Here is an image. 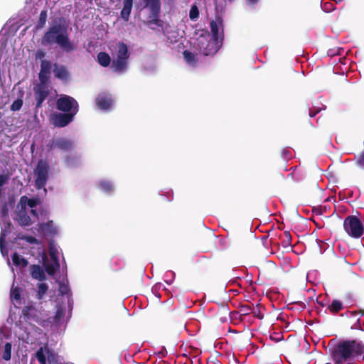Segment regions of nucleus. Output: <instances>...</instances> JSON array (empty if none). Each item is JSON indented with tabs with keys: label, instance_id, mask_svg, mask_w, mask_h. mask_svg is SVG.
<instances>
[{
	"label": "nucleus",
	"instance_id": "20",
	"mask_svg": "<svg viewBox=\"0 0 364 364\" xmlns=\"http://www.w3.org/2000/svg\"><path fill=\"white\" fill-rule=\"evenodd\" d=\"M129 58V53L128 52L127 46L123 42L118 43L117 58L128 60Z\"/></svg>",
	"mask_w": 364,
	"mask_h": 364
},
{
	"label": "nucleus",
	"instance_id": "47",
	"mask_svg": "<svg viewBox=\"0 0 364 364\" xmlns=\"http://www.w3.org/2000/svg\"><path fill=\"white\" fill-rule=\"evenodd\" d=\"M258 2V0H246L247 4L250 6H252L256 4Z\"/></svg>",
	"mask_w": 364,
	"mask_h": 364
},
{
	"label": "nucleus",
	"instance_id": "8",
	"mask_svg": "<svg viewBox=\"0 0 364 364\" xmlns=\"http://www.w3.org/2000/svg\"><path fill=\"white\" fill-rule=\"evenodd\" d=\"M223 45V36L220 38V41H217L215 39L210 38L207 42H203V41H200L198 43V46L200 50L204 55H215L220 48Z\"/></svg>",
	"mask_w": 364,
	"mask_h": 364
},
{
	"label": "nucleus",
	"instance_id": "37",
	"mask_svg": "<svg viewBox=\"0 0 364 364\" xmlns=\"http://www.w3.org/2000/svg\"><path fill=\"white\" fill-rule=\"evenodd\" d=\"M22 239L30 244L36 245L39 243L38 239L31 235H25Z\"/></svg>",
	"mask_w": 364,
	"mask_h": 364
},
{
	"label": "nucleus",
	"instance_id": "6",
	"mask_svg": "<svg viewBox=\"0 0 364 364\" xmlns=\"http://www.w3.org/2000/svg\"><path fill=\"white\" fill-rule=\"evenodd\" d=\"M33 96L36 100L35 112H38L43 102L50 95L49 85L37 83L33 87Z\"/></svg>",
	"mask_w": 364,
	"mask_h": 364
},
{
	"label": "nucleus",
	"instance_id": "40",
	"mask_svg": "<svg viewBox=\"0 0 364 364\" xmlns=\"http://www.w3.org/2000/svg\"><path fill=\"white\" fill-rule=\"evenodd\" d=\"M27 197L26 196H21L19 200V205H21V208L22 211H25L26 206L27 205Z\"/></svg>",
	"mask_w": 364,
	"mask_h": 364
},
{
	"label": "nucleus",
	"instance_id": "1",
	"mask_svg": "<svg viewBox=\"0 0 364 364\" xmlns=\"http://www.w3.org/2000/svg\"><path fill=\"white\" fill-rule=\"evenodd\" d=\"M68 23L64 17H57L52 20V24L44 33L41 39L43 46L58 44L65 53H72L77 50V46L70 39Z\"/></svg>",
	"mask_w": 364,
	"mask_h": 364
},
{
	"label": "nucleus",
	"instance_id": "33",
	"mask_svg": "<svg viewBox=\"0 0 364 364\" xmlns=\"http://www.w3.org/2000/svg\"><path fill=\"white\" fill-rule=\"evenodd\" d=\"M199 16V11L196 6H193L189 12V17L191 20H196Z\"/></svg>",
	"mask_w": 364,
	"mask_h": 364
},
{
	"label": "nucleus",
	"instance_id": "44",
	"mask_svg": "<svg viewBox=\"0 0 364 364\" xmlns=\"http://www.w3.org/2000/svg\"><path fill=\"white\" fill-rule=\"evenodd\" d=\"M4 237L5 235L4 234H1L0 236V249L1 252H3V249L4 247Z\"/></svg>",
	"mask_w": 364,
	"mask_h": 364
},
{
	"label": "nucleus",
	"instance_id": "38",
	"mask_svg": "<svg viewBox=\"0 0 364 364\" xmlns=\"http://www.w3.org/2000/svg\"><path fill=\"white\" fill-rule=\"evenodd\" d=\"M240 310L242 315L246 316V315H249L251 313L252 308L249 305L242 304V305H241Z\"/></svg>",
	"mask_w": 364,
	"mask_h": 364
},
{
	"label": "nucleus",
	"instance_id": "24",
	"mask_svg": "<svg viewBox=\"0 0 364 364\" xmlns=\"http://www.w3.org/2000/svg\"><path fill=\"white\" fill-rule=\"evenodd\" d=\"M11 259L14 264L16 266L26 267L28 264V261L25 258L20 257L17 252L14 253Z\"/></svg>",
	"mask_w": 364,
	"mask_h": 364
},
{
	"label": "nucleus",
	"instance_id": "3",
	"mask_svg": "<svg viewBox=\"0 0 364 364\" xmlns=\"http://www.w3.org/2000/svg\"><path fill=\"white\" fill-rule=\"evenodd\" d=\"M343 228L346 233L353 238H359L364 232L360 220L355 215H349L345 218Z\"/></svg>",
	"mask_w": 364,
	"mask_h": 364
},
{
	"label": "nucleus",
	"instance_id": "17",
	"mask_svg": "<svg viewBox=\"0 0 364 364\" xmlns=\"http://www.w3.org/2000/svg\"><path fill=\"white\" fill-rule=\"evenodd\" d=\"M144 8H147L151 13L157 14L161 12V0H143Z\"/></svg>",
	"mask_w": 364,
	"mask_h": 364
},
{
	"label": "nucleus",
	"instance_id": "55",
	"mask_svg": "<svg viewBox=\"0 0 364 364\" xmlns=\"http://www.w3.org/2000/svg\"><path fill=\"white\" fill-rule=\"evenodd\" d=\"M326 364H331V363H326Z\"/></svg>",
	"mask_w": 364,
	"mask_h": 364
},
{
	"label": "nucleus",
	"instance_id": "10",
	"mask_svg": "<svg viewBox=\"0 0 364 364\" xmlns=\"http://www.w3.org/2000/svg\"><path fill=\"white\" fill-rule=\"evenodd\" d=\"M51 63L46 60H42L41 63V70L38 74L39 82L41 84L49 85Z\"/></svg>",
	"mask_w": 364,
	"mask_h": 364
},
{
	"label": "nucleus",
	"instance_id": "22",
	"mask_svg": "<svg viewBox=\"0 0 364 364\" xmlns=\"http://www.w3.org/2000/svg\"><path fill=\"white\" fill-rule=\"evenodd\" d=\"M344 309L343 302L338 299H333L331 304L328 305V309L331 314H337Z\"/></svg>",
	"mask_w": 364,
	"mask_h": 364
},
{
	"label": "nucleus",
	"instance_id": "52",
	"mask_svg": "<svg viewBox=\"0 0 364 364\" xmlns=\"http://www.w3.org/2000/svg\"><path fill=\"white\" fill-rule=\"evenodd\" d=\"M331 6H332L331 3L325 4V9H330Z\"/></svg>",
	"mask_w": 364,
	"mask_h": 364
},
{
	"label": "nucleus",
	"instance_id": "5",
	"mask_svg": "<svg viewBox=\"0 0 364 364\" xmlns=\"http://www.w3.org/2000/svg\"><path fill=\"white\" fill-rule=\"evenodd\" d=\"M49 164L47 161L39 160L36 168L35 181V186L37 189L43 188L48 178Z\"/></svg>",
	"mask_w": 364,
	"mask_h": 364
},
{
	"label": "nucleus",
	"instance_id": "14",
	"mask_svg": "<svg viewBox=\"0 0 364 364\" xmlns=\"http://www.w3.org/2000/svg\"><path fill=\"white\" fill-rule=\"evenodd\" d=\"M49 353L48 358H46L43 347H41L36 353V357L38 360L40 364H52L53 360H55V356L50 352L49 350H47Z\"/></svg>",
	"mask_w": 364,
	"mask_h": 364
},
{
	"label": "nucleus",
	"instance_id": "27",
	"mask_svg": "<svg viewBox=\"0 0 364 364\" xmlns=\"http://www.w3.org/2000/svg\"><path fill=\"white\" fill-rule=\"evenodd\" d=\"M291 235L289 231H285L282 238V245L287 248L291 245Z\"/></svg>",
	"mask_w": 364,
	"mask_h": 364
},
{
	"label": "nucleus",
	"instance_id": "19",
	"mask_svg": "<svg viewBox=\"0 0 364 364\" xmlns=\"http://www.w3.org/2000/svg\"><path fill=\"white\" fill-rule=\"evenodd\" d=\"M31 276L33 278L40 281L45 280L46 277L43 269L38 264H33L31 266Z\"/></svg>",
	"mask_w": 364,
	"mask_h": 364
},
{
	"label": "nucleus",
	"instance_id": "11",
	"mask_svg": "<svg viewBox=\"0 0 364 364\" xmlns=\"http://www.w3.org/2000/svg\"><path fill=\"white\" fill-rule=\"evenodd\" d=\"M210 31L212 33L213 39L220 41L223 35V21L220 17L217 18L215 20H212L210 23Z\"/></svg>",
	"mask_w": 364,
	"mask_h": 364
},
{
	"label": "nucleus",
	"instance_id": "30",
	"mask_svg": "<svg viewBox=\"0 0 364 364\" xmlns=\"http://www.w3.org/2000/svg\"><path fill=\"white\" fill-rule=\"evenodd\" d=\"M99 188L105 193H111L113 191V186L109 181H102L99 183Z\"/></svg>",
	"mask_w": 364,
	"mask_h": 364
},
{
	"label": "nucleus",
	"instance_id": "28",
	"mask_svg": "<svg viewBox=\"0 0 364 364\" xmlns=\"http://www.w3.org/2000/svg\"><path fill=\"white\" fill-rule=\"evenodd\" d=\"M11 357V343H6L4 347V350L2 353V358L4 360H9Z\"/></svg>",
	"mask_w": 364,
	"mask_h": 364
},
{
	"label": "nucleus",
	"instance_id": "2",
	"mask_svg": "<svg viewBox=\"0 0 364 364\" xmlns=\"http://www.w3.org/2000/svg\"><path fill=\"white\" fill-rule=\"evenodd\" d=\"M364 353V345L355 340H341L330 350L335 364H352L355 356Z\"/></svg>",
	"mask_w": 364,
	"mask_h": 364
},
{
	"label": "nucleus",
	"instance_id": "48",
	"mask_svg": "<svg viewBox=\"0 0 364 364\" xmlns=\"http://www.w3.org/2000/svg\"><path fill=\"white\" fill-rule=\"evenodd\" d=\"M318 112V110H317V111H312V110H310V111H309V114L310 117H315V116L316 115V114H317Z\"/></svg>",
	"mask_w": 364,
	"mask_h": 364
},
{
	"label": "nucleus",
	"instance_id": "53",
	"mask_svg": "<svg viewBox=\"0 0 364 364\" xmlns=\"http://www.w3.org/2000/svg\"><path fill=\"white\" fill-rule=\"evenodd\" d=\"M360 312L361 315H364V310H360Z\"/></svg>",
	"mask_w": 364,
	"mask_h": 364
},
{
	"label": "nucleus",
	"instance_id": "49",
	"mask_svg": "<svg viewBox=\"0 0 364 364\" xmlns=\"http://www.w3.org/2000/svg\"><path fill=\"white\" fill-rule=\"evenodd\" d=\"M63 315V311H60V310H58L57 312H56V314H55V318H59L62 316Z\"/></svg>",
	"mask_w": 364,
	"mask_h": 364
},
{
	"label": "nucleus",
	"instance_id": "21",
	"mask_svg": "<svg viewBox=\"0 0 364 364\" xmlns=\"http://www.w3.org/2000/svg\"><path fill=\"white\" fill-rule=\"evenodd\" d=\"M97 61L100 65L107 68L109 65H111V58L108 53L105 52H100L97 55Z\"/></svg>",
	"mask_w": 364,
	"mask_h": 364
},
{
	"label": "nucleus",
	"instance_id": "23",
	"mask_svg": "<svg viewBox=\"0 0 364 364\" xmlns=\"http://www.w3.org/2000/svg\"><path fill=\"white\" fill-rule=\"evenodd\" d=\"M183 58L187 63L191 65H196L198 63V58L196 54L189 50H184L183 52Z\"/></svg>",
	"mask_w": 364,
	"mask_h": 364
},
{
	"label": "nucleus",
	"instance_id": "29",
	"mask_svg": "<svg viewBox=\"0 0 364 364\" xmlns=\"http://www.w3.org/2000/svg\"><path fill=\"white\" fill-rule=\"evenodd\" d=\"M47 11L46 10H42L41 11V14L39 15L38 23H37V28H42L45 26L46 21H47Z\"/></svg>",
	"mask_w": 364,
	"mask_h": 364
},
{
	"label": "nucleus",
	"instance_id": "13",
	"mask_svg": "<svg viewBox=\"0 0 364 364\" xmlns=\"http://www.w3.org/2000/svg\"><path fill=\"white\" fill-rule=\"evenodd\" d=\"M112 100L105 93L100 94L96 98V105L97 107L102 110H107L112 106Z\"/></svg>",
	"mask_w": 364,
	"mask_h": 364
},
{
	"label": "nucleus",
	"instance_id": "39",
	"mask_svg": "<svg viewBox=\"0 0 364 364\" xmlns=\"http://www.w3.org/2000/svg\"><path fill=\"white\" fill-rule=\"evenodd\" d=\"M26 201H27V205L31 208H34L40 203V200H39L38 198H30L29 199V198H27Z\"/></svg>",
	"mask_w": 364,
	"mask_h": 364
},
{
	"label": "nucleus",
	"instance_id": "16",
	"mask_svg": "<svg viewBox=\"0 0 364 364\" xmlns=\"http://www.w3.org/2000/svg\"><path fill=\"white\" fill-rule=\"evenodd\" d=\"M51 258L53 260V263H47L45 264V269L46 272L48 273V274L50 276H53L57 270H58L60 267V264L58 259L57 256L53 253L50 252Z\"/></svg>",
	"mask_w": 364,
	"mask_h": 364
},
{
	"label": "nucleus",
	"instance_id": "51",
	"mask_svg": "<svg viewBox=\"0 0 364 364\" xmlns=\"http://www.w3.org/2000/svg\"><path fill=\"white\" fill-rule=\"evenodd\" d=\"M296 304H297L301 309L305 308V304L301 301L296 302Z\"/></svg>",
	"mask_w": 364,
	"mask_h": 364
},
{
	"label": "nucleus",
	"instance_id": "36",
	"mask_svg": "<svg viewBox=\"0 0 364 364\" xmlns=\"http://www.w3.org/2000/svg\"><path fill=\"white\" fill-rule=\"evenodd\" d=\"M59 291L62 295H67L70 292V288L68 284L60 283L59 285Z\"/></svg>",
	"mask_w": 364,
	"mask_h": 364
},
{
	"label": "nucleus",
	"instance_id": "18",
	"mask_svg": "<svg viewBox=\"0 0 364 364\" xmlns=\"http://www.w3.org/2000/svg\"><path fill=\"white\" fill-rule=\"evenodd\" d=\"M124 6L121 11V17L125 21H127L132 11L133 0H123Z\"/></svg>",
	"mask_w": 364,
	"mask_h": 364
},
{
	"label": "nucleus",
	"instance_id": "34",
	"mask_svg": "<svg viewBox=\"0 0 364 364\" xmlns=\"http://www.w3.org/2000/svg\"><path fill=\"white\" fill-rule=\"evenodd\" d=\"M23 105V100L21 99L16 100L11 105V109L12 111L19 110Z\"/></svg>",
	"mask_w": 364,
	"mask_h": 364
},
{
	"label": "nucleus",
	"instance_id": "15",
	"mask_svg": "<svg viewBox=\"0 0 364 364\" xmlns=\"http://www.w3.org/2000/svg\"><path fill=\"white\" fill-rule=\"evenodd\" d=\"M127 65L128 60L120 58H115L112 61L110 68L113 72L122 73L127 70Z\"/></svg>",
	"mask_w": 364,
	"mask_h": 364
},
{
	"label": "nucleus",
	"instance_id": "41",
	"mask_svg": "<svg viewBox=\"0 0 364 364\" xmlns=\"http://www.w3.org/2000/svg\"><path fill=\"white\" fill-rule=\"evenodd\" d=\"M32 309L31 306H24L22 309V313L25 317H28L29 311Z\"/></svg>",
	"mask_w": 364,
	"mask_h": 364
},
{
	"label": "nucleus",
	"instance_id": "43",
	"mask_svg": "<svg viewBox=\"0 0 364 364\" xmlns=\"http://www.w3.org/2000/svg\"><path fill=\"white\" fill-rule=\"evenodd\" d=\"M1 217H6L8 215V208L6 205H4L1 210Z\"/></svg>",
	"mask_w": 364,
	"mask_h": 364
},
{
	"label": "nucleus",
	"instance_id": "26",
	"mask_svg": "<svg viewBox=\"0 0 364 364\" xmlns=\"http://www.w3.org/2000/svg\"><path fill=\"white\" fill-rule=\"evenodd\" d=\"M160 13H157V14H155L154 13L149 14V20L148 21V24H154L159 27L163 26V21L159 18Z\"/></svg>",
	"mask_w": 364,
	"mask_h": 364
},
{
	"label": "nucleus",
	"instance_id": "35",
	"mask_svg": "<svg viewBox=\"0 0 364 364\" xmlns=\"http://www.w3.org/2000/svg\"><path fill=\"white\" fill-rule=\"evenodd\" d=\"M11 299L14 300H19L21 298L20 289L18 288L12 289L10 294Z\"/></svg>",
	"mask_w": 364,
	"mask_h": 364
},
{
	"label": "nucleus",
	"instance_id": "31",
	"mask_svg": "<svg viewBox=\"0 0 364 364\" xmlns=\"http://www.w3.org/2000/svg\"><path fill=\"white\" fill-rule=\"evenodd\" d=\"M38 290L37 291V298L42 299L48 289V287L46 283H40L38 285Z\"/></svg>",
	"mask_w": 364,
	"mask_h": 364
},
{
	"label": "nucleus",
	"instance_id": "25",
	"mask_svg": "<svg viewBox=\"0 0 364 364\" xmlns=\"http://www.w3.org/2000/svg\"><path fill=\"white\" fill-rule=\"evenodd\" d=\"M18 223L22 226H28L31 224V220L25 211L20 210L18 214Z\"/></svg>",
	"mask_w": 364,
	"mask_h": 364
},
{
	"label": "nucleus",
	"instance_id": "54",
	"mask_svg": "<svg viewBox=\"0 0 364 364\" xmlns=\"http://www.w3.org/2000/svg\"><path fill=\"white\" fill-rule=\"evenodd\" d=\"M229 1H232L233 0H228Z\"/></svg>",
	"mask_w": 364,
	"mask_h": 364
},
{
	"label": "nucleus",
	"instance_id": "42",
	"mask_svg": "<svg viewBox=\"0 0 364 364\" xmlns=\"http://www.w3.org/2000/svg\"><path fill=\"white\" fill-rule=\"evenodd\" d=\"M46 55V53L42 50H38L36 52V59H41L44 58Z\"/></svg>",
	"mask_w": 364,
	"mask_h": 364
},
{
	"label": "nucleus",
	"instance_id": "46",
	"mask_svg": "<svg viewBox=\"0 0 364 364\" xmlns=\"http://www.w3.org/2000/svg\"><path fill=\"white\" fill-rule=\"evenodd\" d=\"M221 310L223 311L224 314H230L229 309L227 305H222L221 306Z\"/></svg>",
	"mask_w": 364,
	"mask_h": 364
},
{
	"label": "nucleus",
	"instance_id": "45",
	"mask_svg": "<svg viewBox=\"0 0 364 364\" xmlns=\"http://www.w3.org/2000/svg\"><path fill=\"white\" fill-rule=\"evenodd\" d=\"M52 224H53V221H50V222H48L46 223H43V224L41 225V228L43 230H45L46 228L52 226Z\"/></svg>",
	"mask_w": 364,
	"mask_h": 364
},
{
	"label": "nucleus",
	"instance_id": "50",
	"mask_svg": "<svg viewBox=\"0 0 364 364\" xmlns=\"http://www.w3.org/2000/svg\"><path fill=\"white\" fill-rule=\"evenodd\" d=\"M31 213L35 216V217H38V213L36 211V210L33 209V208H31Z\"/></svg>",
	"mask_w": 364,
	"mask_h": 364
},
{
	"label": "nucleus",
	"instance_id": "12",
	"mask_svg": "<svg viewBox=\"0 0 364 364\" xmlns=\"http://www.w3.org/2000/svg\"><path fill=\"white\" fill-rule=\"evenodd\" d=\"M53 73L55 77L61 81L67 82L70 78V73L66 66L63 65H58L56 63H54Z\"/></svg>",
	"mask_w": 364,
	"mask_h": 364
},
{
	"label": "nucleus",
	"instance_id": "4",
	"mask_svg": "<svg viewBox=\"0 0 364 364\" xmlns=\"http://www.w3.org/2000/svg\"><path fill=\"white\" fill-rule=\"evenodd\" d=\"M56 108L63 112L75 113L78 112L79 105L76 100L67 95H61L56 100Z\"/></svg>",
	"mask_w": 364,
	"mask_h": 364
},
{
	"label": "nucleus",
	"instance_id": "32",
	"mask_svg": "<svg viewBox=\"0 0 364 364\" xmlns=\"http://www.w3.org/2000/svg\"><path fill=\"white\" fill-rule=\"evenodd\" d=\"M355 164L360 168L364 169V149L357 156H355Z\"/></svg>",
	"mask_w": 364,
	"mask_h": 364
},
{
	"label": "nucleus",
	"instance_id": "7",
	"mask_svg": "<svg viewBox=\"0 0 364 364\" xmlns=\"http://www.w3.org/2000/svg\"><path fill=\"white\" fill-rule=\"evenodd\" d=\"M75 113L56 112L50 117V122L54 127H65L73 121Z\"/></svg>",
	"mask_w": 364,
	"mask_h": 364
},
{
	"label": "nucleus",
	"instance_id": "9",
	"mask_svg": "<svg viewBox=\"0 0 364 364\" xmlns=\"http://www.w3.org/2000/svg\"><path fill=\"white\" fill-rule=\"evenodd\" d=\"M73 146V141L70 139L63 137L53 139L47 145L48 151L58 149L63 151H68L72 149Z\"/></svg>",
	"mask_w": 364,
	"mask_h": 364
}]
</instances>
